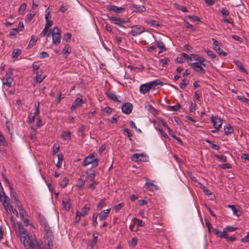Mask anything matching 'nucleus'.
Instances as JSON below:
<instances>
[{
	"label": "nucleus",
	"instance_id": "nucleus-35",
	"mask_svg": "<svg viewBox=\"0 0 249 249\" xmlns=\"http://www.w3.org/2000/svg\"><path fill=\"white\" fill-rule=\"evenodd\" d=\"M175 7L178 10H181L183 12H188L187 9L186 7L179 5L177 3H175L174 4Z\"/></svg>",
	"mask_w": 249,
	"mask_h": 249
},
{
	"label": "nucleus",
	"instance_id": "nucleus-44",
	"mask_svg": "<svg viewBox=\"0 0 249 249\" xmlns=\"http://www.w3.org/2000/svg\"><path fill=\"white\" fill-rule=\"evenodd\" d=\"M205 142L208 143H209L211 145V146L212 148L216 149L218 150L220 149V146L216 144L213 143L211 141L209 140H206Z\"/></svg>",
	"mask_w": 249,
	"mask_h": 249
},
{
	"label": "nucleus",
	"instance_id": "nucleus-38",
	"mask_svg": "<svg viewBox=\"0 0 249 249\" xmlns=\"http://www.w3.org/2000/svg\"><path fill=\"white\" fill-rule=\"evenodd\" d=\"M69 182V179L68 178L65 177V178H64L60 184L61 187L62 188H64L65 187H66L68 185Z\"/></svg>",
	"mask_w": 249,
	"mask_h": 249
},
{
	"label": "nucleus",
	"instance_id": "nucleus-1",
	"mask_svg": "<svg viewBox=\"0 0 249 249\" xmlns=\"http://www.w3.org/2000/svg\"><path fill=\"white\" fill-rule=\"evenodd\" d=\"M18 228L20 240L25 248L27 249L30 247L33 248L36 242L30 238V237L27 233L26 230L24 228L21 224H18Z\"/></svg>",
	"mask_w": 249,
	"mask_h": 249
},
{
	"label": "nucleus",
	"instance_id": "nucleus-48",
	"mask_svg": "<svg viewBox=\"0 0 249 249\" xmlns=\"http://www.w3.org/2000/svg\"><path fill=\"white\" fill-rule=\"evenodd\" d=\"M181 107L180 104L179 103L177 104L176 105L173 106H170V110L172 111H177Z\"/></svg>",
	"mask_w": 249,
	"mask_h": 249
},
{
	"label": "nucleus",
	"instance_id": "nucleus-47",
	"mask_svg": "<svg viewBox=\"0 0 249 249\" xmlns=\"http://www.w3.org/2000/svg\"><path fill=\"white\" fill-rule=\"evenodd\" d=\"M236 97L238 100L249 105V100L248 98L241 96H237Z\"/></svg>",
	"mask_w": 249,
	"mask_h": 249
},
{
	"label": "nucleus",
	"instance_id": "nucleus-49",
	"mask_svg": "<svg viewBox=\"0 0 249 249\" xmlns=\"http://www.w3.org/2000/svg\"><path fill=\"white\" fill-rule=\"evenodd\" d=\"M33 72L36 74L39 72L38 71V70L39 69V66L37 65L36 63H34L33 64Z\"/></svg>",
	"mask_w": 249,
	"mask_h": 249
},
{
	"label": "nucleus",
	"instance_id": "nucleus-25",
	"mask_svg": "<svg viewBox=\"0 0 249 249\" xmlns=\"http://www.w3.org/2000/svg\"><path fill=\"white\" fill-rule=\"evenodd\" d=\"M213 231L214 232L215 234L219 235L220 238H224L227 237L228 234L227 232H226L225 230L223 231H221L217 229H214Z\"/></svg>",
	"mask_w": 249,
	"mask_h": 249
},
{
	"label": "nucleus",
	"instance_id": "nucleus-43",
	"mask_svg": "<svg viewBox=\"0 0 249 249\" xmlns=\"http://www.w3.org/2000/svg\"><path fill=\"white\" fill-rule=\"evenodd\" d=\"M145 108L152 114H155L157 111V110L151 105L145 106Z\"/></svg>",
	"mask_w": 249,
	"mask_h": 249
},
{
	"label": "nucleus",
	"instance_id": "nucleus-26",
	"mask_svg": "<svg viewBox=\"0 0 249 249\" xmlns=\"http://www.w3.org/2000/svg\"><path fill=\"white\" fill-rule=\"evenodd\" d=\"M45 74H43L42 72L39 71V73L36 74V81L40 83L45 78Z\"/></svg>",
	"mask_w": 249,
	"mask_h": 249
},
{
	"label": "nucleus",
	"instance_id": "nucleus-2",
	"mask_svg": "<svg viewBox=\"0 0 249 249\" xmlns=\"http://www.w3.org/2000/svg\"><path fill=\"white\" fill-rule=\"evenodd\" d=\"M98 162L99 160L95 158L94 154L90 153L85 158L82 164L84 166H86L89 164H91L92 167H95L98 165Z\"/></svg>",
	"mask_w": 249,
	"mask_h": 249
},
{
	"label": "nucleus",
	"instance_id": "nucleus-13",
	"mask_svg": "<svg viewBox=\"0 0 249 249\" xmlns=\"http://www.w3.org/2000/svg\"><path fill=\"white\" fill-rule=\"evenodd\" d=\"M133 106L130 103H125L122 107V111L126 114H129L132 111Z\"/></svg>",
	"mask_w": 249,
	"mask_h": 249
},
{
	"label": "nucleus",
	"instance_id": "nucleus-23",
	"mask_svg": "<svg viewBox=\"0 0 249 249\" xmlns=\"http://www.w3.org/2000/svg\"><path fill=\"white\" fill-rule=\"evenodd\" d=\"M110 212V209L105 210L99 214V217L100 220H103L107 217Z\"/></svg>",
	"mask_w": 249,
	"mask_h": 249
},
{
	"label": "nucleus",
	"instance_id": "nucleus-6",
	"mask_svg": "<svg viewBox=\"0 0 249 249\" xmlns=\"http://www.w3.org/2000/svg\"><path fill=\"white\" fill-rule=\"evenodd\" d=\"M145 31L144 27L141 25H136L132 27L130 33L134 36L140 35Z\"/></svg>",
	"mask_w": 249,
	"mask_h": 249
},
{
	"label": "nucleus",
	"instance_id": "nucleus-17",
	"mask_svg": "<svg viewBox=\"0 0 249 249\" xmlns=\"http://www.w3.org/2000/svg\"><path fill=\"white\" fill-rule=\"evenodd\" d=\"M131 9L135 12H144L146 10L143 5L137 4H133L131 7Z\"/></svg>",
	"mask_w": 249,
	"mask_h": 249
},
{
	"label": "nucleus",
	"instance_id": "nucleus-53",
	"mask_svg": "<svg viewBox=\"0 0 249 249\" xmlns=\"http://www.w3.org/2000/svg\"><path fill=\"white\" fill-rule=\"evenodd\" d=\"M52 34H60L61 35V30L57 26H55L53 30H52Z\"/></svg>",
	"mask_w": 249,
	"mask_h": 249
},
{
	"label": "nucleus",
	"instance_id": "nucleus-37",
	"mask_svg": "<svg viewBox=\"0 0 249 249\" xmlns=\"http://www.w3.org/2000/svg\"><path fill=\"white\" fill-rule=\"evenodd\" d=\"M152 89H156V87L159 85H162V82L160 80H157L149 82Z\"/></svg>",
	"mask_w": 249,
	"mask_h": 249
},
{
	"label": "nucleus",
	"instance_id": "nucleus-46",
	"mask_svg": "<svg viewBox=\"0 0 249 249\" xmlns=\"http://www.w3.org/2000/svg\"><path fill=\"white\" fill-rule=\"evenodd\" d=\"M215 157L222 162H226L227 160V157L223 155H216Z\"/></svg>",
	"mask_w": 249,
	"mask_h": 249
},
{
	"label": "nucleus",
	"instance_id": "nucleus-45",
	"mask_svg": "<svg viewBox=\"0 0 249 249\" xmlns=\"http://www.w3.org/2000/svg\"><path fill=\"white\" fill-rule=\"evenodd\" d=\"M21 53V51L20 49H15L12 53V57H18Z\"/></svg>",
	"mask_w": 249,
	"mask_h": 249
},
{
	"label": "nucleus",
	"instance_id": "nucleus-19",
	"mask_svg": "<svg viewBox=\"0 0 249 249\" xmlns=\"http://www.w3.org/2000/svg\"><path fill=\"white\" fill-rule=\"evenodd\" d=\"M87 177L86 179L89 181H94V178L95 176V172L92 170L91 169H89L87 171Z\"/></svg>",
	"mask_w": 249,
	"mask_h": 249
},
{
	"label": "nucleus",
	"instance_id": "nucleus-4",
	"mask_svg": "<svg viewBox=\"0 0 249 249\" xmlns=\"http://www.w3.org/2000/svg\"><path fill=\"white\" fill-rule=\"evenodd\" d=\"M131 160L136 162L147 161L148 157L143 153H135L131 156Z\"/></svg>",
	"mask_w": 249,
	"mask_h": 249
},
{
	"label": "nucleus",
	"instance_id": "nucleus-36",
	"mask_svg": "<svg viewBox=\"0 0 249 249\" xmlns=\"http://www.w3.org/2000/svg\"><path fill=\"white\" fill-rule=\"evenodd\" d=\"M145 23H146L152 26L155 27V26H159L160 24L158 21H157L155 20H145Z\"/></svg>",
	"mask_w": 249,
	"mask_h": 249
},
{
	"label": "nucleus",
	"instance_id": "nucleus-52",
	"mask_svg": "<svg viewBox=\"0 0 249 249\" xmlns=\"http://www.w3.org/2000/svg\"><path fill=\"white\" fill-rule=\"evenodd\" d=\"M27 7L26 4L25 3H22L19 7L18 9L19 12H22L23 14V12L25 11Z\"/></svg>",
	"mask_w": 249,
	"mask_h": 249
},
{
	"label": "nucleus",
	"instance_id": "nucleus-54",
	"mask_svg": "<svg viewBox=\"0 0 249 249\" xmlns=\"http://www.w3.org/2000/svg\"><path fill=\"white\" fill-rule=\"evenodd\" d=\"M206 61V59L203 56H199L198 61L197 63H199V64L201 65L205 66V64L204 62Z\"/></svg>",
	"mask_w": 249,
	"mask_h": 249
},
{
	"label": "nucleus",
	"instance_id": "nucleus-34",
	"mask_svg": "<svg viewBox=\"0 0 249 249\" xmlns=\"http://www.w3.org/2000/svg\"><path fill=\"white\" fill-rule=\"evenodd\" d=\"M37 40V38L34 35H33L28 45V48H31L33 46H34L36 44Z\"/></svg>",
	"mask_w": 249,
	"mask_h": 249
},
{
	"label": "nucleus",
	"instance_id": "nucleus-27",
	"mask_svg": "<svg viewBox=\"0 0 249 249\" xmlns=\"http://www.w3.org/2000/svg\"><path fill=\"white\" fill-rule=\"evenodd\" d=\"M225 134L226 135H231L233 133V128L229 124L224 126V128Z\"/></svg>",
	"mask_w": 249,
	"mask_h": 249
},
{
	"label": "nucleus",
	"instance_id": "nucleus-7",
	"mask_svg": "<svg viewBox=\"0 0 249 249\" xmlns=\"http://www.w3.org/2000/svg\"><path fill=\"white\" fill-rule=\"evenodd\" d=\"M108 19L111 22V23L115 24L120 27H123L122 24L126 23L124 19L117 18L114 16H108Z\"/></svg>",
	"mask_w": 249,
	"mask_h": 249
},
{
	"label": "nucleus",
	"instance_id": "nucleus-33",
	"mask_svg": "<svg viewBox=\"0 0 249 249\" xmlns=\"http://www.w3.org/2000/svg\"><path fill=\"white\" fill-rule=\"evenodd\" d=\"M234 63L237 67L239 68L242 71L248 73L247 70L244 68L242 64L240 61L235 60L234 61Z\"/></svg>",
	"mask_w": 249,
	"mask_h": 249
},
{
	"label": "nucleus",
	"instance_id": "nucleus-11",
	"mask_svg": "<svg viewBox=\"0 0 249 249\" xmlns=\"http://www.w3.org/2000/svg\"><path fill=\"white\" fill-rule=\"evenodd\" d=\"M192 68L194 69L196 71L198 72L201 74L205 73V70L202 67V65H200L199 63H192L190 64Z\"/></svg>",
	"mask_w": 249,
	"mask_h": 249
},
{
	"label": "nucleus",
	"instance_id": "nucleus-51",
	"mask_svg": "<svg viewBox=\"0 0 249 249\" xmlns=\"http://www.w3.org/2000/svg\"><path fill=\"white\" fill-rule=\"evenodd\" d=\"M91 182V183L89 185L88 188L93 191L96 188L97 185L98 184V182L95 180L92 181Z\"/></svg>",
	"mask_w": 249,
	"mask_h": 249
},
{
	"label": "nucleus",
	"instance_id": "nucleus-61",
	"mask_svg": "<svg viewBox=\"0 0 249 249\" xmlns=\"http://www.w3.org/2000/svg\"><path fill=\"white\" fill-rule=\"evenodd\" d=\"M17 28H18V31H22L24 28V26L23 22H19V23H18V27Z\"/></svg>",
	"mask_w": 249,
	"mask_h": 249
},
{
	"label": "nucleus",
	"instance_id": "nucleus-63",
	"mask_svg": "<svg viewBox=\"0 0 249 249\" xmlns=\"http://www.w3.org/2000/svg\"><path fill=\"white\" fill-rule=\"evenodd\" d=\"M138 242V239L137 238H133L130 241V245L134 247L136 246Z\"/></svg>",
	"mask_w": 249,
	"mask_h": 249
},
{
	"label": "nucleus",
	"instance_id": "nucleus-22",
	"mask_svg": "<svg viewBox=\"0 0 249 249\" xmlns=\"http://www.w3.org/2000/svg\"><path fill=\"white\" fill-rule=\"evenodd\" d=\"M106 95L108 98L115 102H120L117 98V96L116 95L115 93L112 91H107L106 93Z\"/></svg>",
	"mask_w": 249,
	"mask_h": 249
},
{
	"label": "nucleus",
	"instance_id": "nucleus-40",
	"mask_svg": "<svg viewBox=\"0 0 249 249\" xmlns=\"http://www.w3.org/2000/svg\"><path fill=\"white\" fill-rule=\"evenodd\" d=\"M111 111L112 109L108 107H105L102 110L103 114L104 115H108L111 113Z\"/></svg>",
	"mask_w": 249,
	"mask_h": 249
},
{
	"label": "nucleus",
	"instance_id": "nucleus-64",
	"mask_svg": "<svg viewBox=\"0 0 249 249\" xmlns=\"http://www.w3.org/2000/svg\"><path fill=\"white\" fill-rule=\"evenodd\" d=\"M119 119V117L117 115H115L112 118L109 120L111 123H116Z\"/></svg>",
	"mask_w": 249,
	"mask_h": 249
},
{
	"label": "nucleus",
	"instance_id": "nucleus-41",
	"mask_svg": "<svg viewBox=\"0 0 249 249\" xmlns=\"http://www.w3.org/2000/svg\"><path fill=\"white\" fill-rule=\"evenodd\" d=\"M169 62L170 59L168 58H164L160 60V62L161 64L162 67H165Z\"/></svg>",
	"mask_w": 249,
	"mask_h": 249
},
{
	"label": "nucleus",
	"instance_id": "nucleus-39",
	"mask_svg": "<svg viewBox=\"0 0 249 249\" xmlns=\"http://www.w3.org/2000/svg\"><path fill=\"white\" fill-rule=\"evenodd\" d=\"M189 84V81L186 79H184L182 80L181 83H180L179 86L180 88L182 89H184L187 86V85Z\"/></svg>",
	"mask_w": 249,
	"mask_h": 249
},
{
	"label": "nucleus",
	"instance_id": "nucleus-15",
	"mask_svg": "<svg viewBox=\"0 0 249 249\" xmlns=\"http://www.w3.org/2000/svg\"><path fill=\"white\" fill-rule=\"evenodd\" d=\"M71 205V199L69 197H65L62 200V207L63 209L69 210Z\"/></svg>",
	"mask_w": 249,
	"mask_h": 249
},
{
	"label": "nucleus",
	"instance_id": "nucleus-28",
	"mask_svg": "<svg viewBox=\"0 0 249 249\" xmlns=\"http://www.w3.org/2000/svg\"><path fill=\"white\" fill-rule=\"evenodd\" d=\"M39 221L43 228L49 226L47 219L43 216H39Z\"/></svg>",
	"mask_w": 249,
	"mask_h": 249
},
{
	"label": "nucleus",
	"instance_id": "nucleus-55",
	"mask_svg": "<svg viewBox=\"0 0 249 249\" xmlns=\"http://www.w3.org/2000/svg\"><path fill=\"white\" fill-rule=\"evenodd\" d=\"M71 34L67 33L64 36V38L67 42H69L71 39Z\"/></svg>",
	"mask_w": 249,
	"mask_h": 249
},
{
	"label": "nucleus",
	"instance_id": "nucleus-14",
	"mask_svg": "<svg viewBox=\"0 0 249 249\" xmlns=\"http://www.w3.org/2000/svg\"><path fill=\"white\" fill-rule=\"evenodd\" d=\"M152 88L149 83L142 84L140 87V92L142 94H145L150 91Z\"/></svg>",
	"mask_w": 249,
	"mask_h": 249
},
{
	"label": "nucleus",
	"instance_id": "nucleus-60",
	"mask_svg": "<svg viewBox=\"0 0 249 249\" xmlns=\"http://www.w3.org/2000/svg\"><path fill=\"white\" fill-rule=\"evenodd\" d=\"M35 118H36L35 115H32V114H30L28 117L29 123H34L35 121Z\"/></svg>",
	"mask_w": 249,
	"mask_h": 249
},
{
	"label": "nucleus",
	"instance_id": "nucleus-9",
	"mask_svg": "<svg viewBox=\"0 0 249 249\" xmlns=\"http://www.w3.org/2000/svg\"><path fill=\"white\" fill-rule=\"evenodd\" d=\"M212 40L213 43V49L217 53L223 56H225L227 55V53L224 52L220 48V43L214 38H212Z\"/></svg>",
	"mask_w": 249,
	"mask_h": 249
},
{
	"label": "nucleus",
	"instance_id": "nucleus-5",
	"mask_svg": "<svg viewBox=\"0 0 249 249\" xmlns=\"http://www.w3.org/2000/svg\"><path fill=\"white\" fill-rule=\"evenodd\" d=\"M45 244L47 245L48 248L50 249L53 246V232H49L45 233L44 235Z\"/></svg>",
	"mask_w": 249,
	"mask_h": 249
},
{
	"label": "nucleus",
	"instance_id": "nucleus-24",
	"mask_svg": "<svg viewBox=\"0 0 249 249\" xmlns=\"http://www.w3.org/2000/svg\"><path fill=\"white\" fill-rule=\"evenodd\" d=\"M228 207L231 209L234 215L237 216L241 215L242 212L240 210L237 209L234 205H228Z\"/></svg>",
	"mask_w": 249,
	"mask_h": 249
},
{
	"label": "nucleus",
	"instance_id": "nucleus-42",
	"mask_svg": "<svg viewBox=\"0 0 249 249\" xmlns=\"http://www.w3.org/2000/svg\"><path fill=\"white\" fill-rule=\"evenodd\" d=\"M63 161V157L61 155H58V161L56 163V167L58 169L60 168L62 165V163Z\"/></svg>",
	"mask_w": 249,
	"mask_h": 249
},
{
	"label": "nucleus",
	"instance_id": "nucleus-29",
	"mask_svg": "<svg viewBox=\"0 0 249 249\" xmlns=\"http://www.w3.org/2000/svg\"><path fill=\"white\" fill-rule=\"evenodd\" d=\"M39 221L43 228L49 226L47 219L43 216H39Z\"/></svg>",
	"mask_w": 249,
	"mask_h": 249
},
{
	"label": "nucleus",
	"instance_id": "nucleus-31",
	"mask_svg": "<svg viewBox=\"0 0 249 249\" xmlns=\"http://www.w3.org/2000/svg\"><path fill=\"white\" fill-rule=\"evenodd\" d=\"M62 137L63 138L64 140H70L71 138V132L69 131H64L62 134Z\"/></svg>",
	"mask_w": 249,
	"mask_h": 249
},
{
	"label": "nucleus",
	"instance_id": "nucleus-21",
	"mask_svg": "<svg viewBox=\"0 0 249 249\" xmlns=\"http://www.w3.org/2000/svg\"><path fill=\"white\" fill-rule=\"evenodd\" d=\"M53 43L57 45L61 41V36L60 34H52Z\"/></svg>",
	"mask_w": 249,
	"mask_h": 249
},
{
	"label": "nucleus",
	"instance_id": "nucleus-62",
	"mask_svg": "<svg viewBox=\"0 0 249 249\" xmlns=\"http://www.w3.org/2000/svg\"><path fill=\"white\" fill-rule=\"evenodd\" d=\"M241 242L243 243L249 242V231L247 233V234L246 236L242 238Z\"/></svg>",
	"mask_w": 249,
	"mask_h": 249
},
{
	"label": "nucleus",
	"instance_id": "nucleus-8",
	"mask_svg": "<svg viewBox=\"0 0 249 249\" xmlns=\"http://www.w3.org/2000/svg\"><path fill=\"white\" fill-rule=\"evenodd\" d=\"M107 9L110 12H114L116 13H122L125 10L124 7H118L114 5H107Z\"/></svg>",
	"mask_w": 249,
	"mask_h": 249
},
{
	"label": "nucleus",
	"instance_id": "nucleus-10",
	"mask_svg": "<svg viewBox=\"0 0 249 249\" xmlns=\"http://www.w3.org/2000/svg\"><path fill=\"white\" fill-rule=\"evenodd\" d=\"M211 119L215 129H220L221 127L222 123L220 118L212 116Z\"/></svg>",
	"mask_w": 249,
	"mask_h": 249
},
{
	"label": "nucleus",
	"instance_id": "nucleus-57",
	"mask_svg": "<svg viewBox=\"0 0 249 249\" xmlns=\"http://www.w3.org/2000/svg\"><path fill=\"white\" fill-rule=\"evenodd\" d=\"M18 32V28H13L11 30L9 33V35L12 36H16Z\"/></svg>",
	"mask_w": 249,
	"mask_h": 249
},
{
	"label": "nucleus",
	"instance_id": "nucleus-58",
	"mask_svg": "<svg viewBox=\"0 0 249 249\" xmlns=\"http://www.w3.org/2000/svg\"><path fill=\"white\" fill-rule=\"evenodd\" d=\"M137 221V227H143L144 226V224L143 221L139 219L135 218L134 219Z\"/></svg>",
	"mask_w": 249,
	"mask_h": 249
},
{
	"label": "nucleus",
	"instance_id": "nucleus-20",
	"mask_svg": "<svg viewBox=\"0 0 249 249\" xmlns=\"http://www.w3.org/2000/svg\"><path fill=\"white\" fill-rule=\"evenodd\" d=\"M89 209L90 207L89 205H85V206L82 209L81 212H79L78 211H77V215L78 214H80L82 216H85L88 213L89 211Z\"/></svg>",
	"mask_w": 249,
	"mask_h": 249
},
{
	"label": "nucleus",
	"instance_id": "nucleus-30",
	"mask_svg": "<svg viewBox=\"0 0 249 249\" xmlns=\"http://www.w3.org/2000/svg\"><path fill=\"white\" fill-rule=\"evenodd\" d=\"M18 210L19 211V214L20 215L21 218H24L25 216H27V213L23 208V207L21 206V203L20 204H18Z\"/></svg>",
	"mask_w": 249,
	"mask_h": 249
},
{
	"label": "nucleus",
	"instance_id": "nucleus-16",
	"mask_svg": "<svg viewBox=\"0 0 249 249\" xmlns=\"http://www.w3.org/2000/svg\"><path fill=\"white\" fill-rule=\"evenodd\" d=\"M8 187L11 191V196L13 197L14 198V199L17 205L18 206V204H20V202L19 201V200H18V199L17 196V194L14 191V189L13 188L11 184H10V183L9 182H8Z\"/></svg>",
	"mask_w": 249,
	"mask_h": 249
},
{
	"label": "nucleus",
	"instance_id": "nucleus-32",
	"mask_svg": "<svg viewBox=\"0 0 249 249\" xmlns=\"http://www.w3.org/2000/svg\"><path fill=\"white\" fill-rule=\"evenodd\" d=\"M71 46L69 44H67L62 50L63 54H66V57H67L68 55L71 53Z\"/></svg>",
	"mask_w": 249,
	"mask_h": 249
},
{
	"label": "nucleus",
	"instance_id": "nucleus-56",
	"mask_svg": "<svg viewBox=\"0 0 249 249\" xmlns=\"http://www.w3.org/2000/svg\"><path fill=\"white\" fill-rule=\"evenodd\" d=\"M59 150V145L57 143H54L53 145V153L54 154L57 153Z\"/></svg>",
	"mask_w": 249,
	"mask_h": 249
},
{
	"label": "nucleus",
	"instance_id": "nucleus-3",
	"mask_svg": "<svg viewBox=\"0 0 249 249\" xmlns=\"http://www.w3.org/2000/svg\"><path fill=\"white\" fill-rule=\"evenodd\" d=\"M13 69L9 68L2 80L3 85H5L9 87L11 86L12 83L14 80V79L12 77L13 75Z\"/></svg>",
	"mask_w": 249,
	"mask_h": 249
},
{
	"label": "nucleus",
	"instance_id": "nucleus-12",
	"mask_svg": "<svg viewBox=\"0 0 249 249\" xmlns=\"http://www.w3.org/2000/svg\"><path fill=\"white\" fill-rule=\"evenodd\" d=\"M154 181H151L149 179L146 178V182L144 185V187L146 188V189L150 191H154V190H158V187L157 185H155L153 182Z\"/></svg>",
	"mask_w": 249,
	"mask_h": 249
},
{
	"label": "nucleus",
	"instance_id": "nucleus-50",
	"mask_svg": "<svg viewBox=\"0 0 249 249\" xmlns=\"http://www.w3.org/2000/svg\"><path fill=\"white\" fill-rule=\"evenodd\" d=\"M157 47L162 50H166V48L164 45L163 42L161 40H159L157 42Z\"/></svg>",
	"mask_w": 249,
	"mask_h": 249
},
{
	"label": "nucleus",
	"instance_id": "nucleus-18",
	"mask_svg": "<svg viewBox=\"0 0 249 249\" xmlns=\"http://www.w3.org/2000/svg\"><path fill=\"white\" fill-rule=\"evenodd\" d=\"M85 101L82 99L80 98H77L74 102H73L71 107V109L74 110L77 107L81 106L82 104H84Z\"/></svg>",
	"mask_w": 249,
	"mask_h": 249
},
{
	"label": "nucleus",
	"instance_id": "nucleus-59",
	"mask_svg": "<svg viewBox=\"0 0 249 249\" xmlns=\"http://www.w3.org/2000/svg\"><path fill=\"white\" fill-rule=\"evenodd\" d=\"M196 105L195 103L193 104L192 102L191 103L190 106V111L192 112H194L196 110Z\"/></svg>",
	"mask_w": 249,
	"mask_h": 249
}]
</instances>
